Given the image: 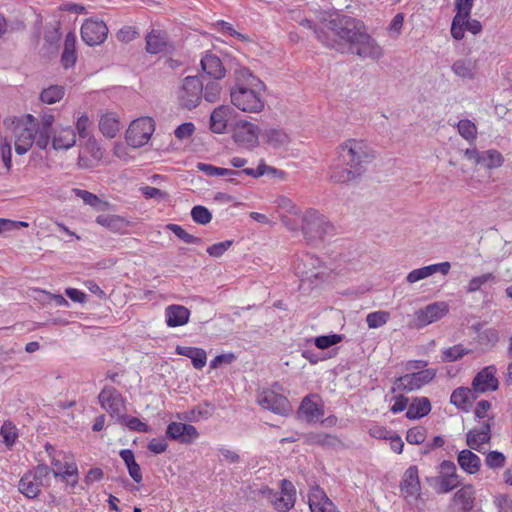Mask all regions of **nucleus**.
I'll use <instances>...</instances> for the list:
<instances>
[{
	"label": "nucleus",
	"mask_w": 512,
	"mask_h": 512,
	"mask_svg": "<svg viewBox=\"0 0 512 512\" xmlns=\"http://www.w3.org/2000/svg\"><path fill=\"white\" fill-rule=\"evenodd\" d=\"M328 29L336 38L327 43V47L341 53L349 52L364 59L379 60L384 55L383 48L368 34L361 20L338 15L329 21Z\"/></svg>",
	"instance_id": "obj_1"
},
{
	"label": "nucleus",
	"mask_w": 512,
	"mask_h": 512,
	"mask_svg": "<svg viewBox=\"0 0 512 512\" xmlns=\"http://www.w3.org/2000/svg\"><path fill=\"white\" fill-rule=\"evenodd\" d=\"M339 164L330 169V179L334 183L344 184L361 177L366 165L374 159V152L363 140L348 139L337 150Z\"/></svg>",
	"instance_id": "obj_2"
},
{
	"label": "nucleus",
	"mask_w": 512,
	"mask_h": 512,
	"mask_svg": "<svg viewBox=\"0 0 512 512\" xmlns=\"http://www.w3.org/2000/svg\"><path fill=\"white\" fill-rule=\"evenodd\" d=\"M244 74L247 76V84L236 83L231 88V102L243 112L259 113L264 108V101L259 93L264 84L249 71H244Z\"/></svg>",
	"instance_id": "obj_3"
},
{
	"label": "nucleus",
	"mask_w": 512,
	"mask_h": 512,
	"mask_svg": "<svg viewBox=\"0 0 512 512\" xmlns=\"http://www.w3.org/2000/svg\"><path fill=\"white\" fill-rule=\"evenodd\" d=\"M10 129L14 139L15 151L19 155L27 153L33 143L37 141V119L31 114L14 117Z\"/></svg>",
	"instance_id": "obj_4"
},
{
	"label": "nucleus",
	"mask_w": 512,
	"mask_h": 512,
	"mask_svg": "<svg viewBox=\"0 0 512 512\" xmlns=\"http://www.w3.org/2000/svg\"><path fill=\"white\" fill-rule=\"evenodd\" d=\"M333 226L327 218L315 209H308L302 216V232L310 243L322 241L331 234Z\"/></svg>",
	"instance_id": "obj_5"
},
{
	"label": "nucleus",
	"mask_w": 512,
	"mask_h": 512,
	"mask_svg": "<svg viewBox=\"0 0 512 512\" xmlns=\"http://www.w3.org/2000/svg\"><path fill=\"white\" fill-rule=\"evenodd\" d=\"M50 468L46 464H39L33 470L25 473L18 485V490L27 498H36L48 481Z\"/></svg>",
	"instance_id": "obj_6"
},
{
	"label": "nucleus",
	"mask_w": 512,
	"mask_h": 512,
	"mask_svg": "<svg viewBox=\"0 0 512 512\" xmlns=\"http://www.w3.org/2000/svg\"><path fill=\"white\" fill-rule=\"evenodd\" d=\"M280 488V491H274L266 487L262 490V494L277 511L287 512L293 508L295 504V487L291 481L283 479L281 480Z\"/></svg>",
	"instance_id": "obj_7"
},
{
	"label": "nucleus",
	"mask_w": 512,
	"mask_h": 512,
	"mask_svg": "<svg viewBox=\"0 0 512 512\" xmlns=\"http://www.w3.org/2000/svg\"><path fill=\"white\" fill-rule=\"evenodd\" d=\"M203 93V82L198 76H187L183 79L177 91V98L180 105L186 109L196 108Z\"/></svg>",
	"instance_id": "obj_8"
},
{
	"label": "nucleus",
	"mask_w": 512,
	"mask_h": 512,
	"mask_svg": "<svg viewBox=\"0 0 512 512\" xmlns=\"http://www.w3.org/2000/svg\"><path fill=\"white\" fill-rule=\"evenodd\" d=\"M399 490L407 504L416 505L421 498L422 487L416 465L409 466L402 475Z\"/></svg>",
	"instance_id": "obj_9"
},
{
	"label": "nucleus",
	"mask_w": 512,
	"mask_h": 512,
	"mask_svg": "<svg viewBox=\"0 0 512 512\" xmlns=\"http://www.w3.org/2000/svg\"><path fill=\"white\" fill-rule=\"evenodd\" d=\"M435 376L436 372L433 369H425L413 373H408L395 379L391 390L393 393H409L418 390L424 385L428 384L434 379Z\"/></svg>",
	"instance_id": "obj_10"
},
{
	"label": "nucleus",
	"mask_w": 512,
	"mask_h": 512,
	"mask_svg": "<svg viewBox=\"0 0 512 512\" xmlns=\"http://www.w3.org/2000/svg\"><path fill=\"white\" fill-rule=\"evenodd\" d=\"M155 130V124L152 118L142 117L134 120L127 129L126 141L127 143L138 148L145 145L151 138Z\"/></svg>",
	"instance_id": "obj_11"
},
{
	"label": "nucleus",
	"mask_w": 512,
	"mask_h": 512,
	"mask_svg": "<svg viewBox=\"0 0 512 512\" xmlns=\"http://www.w3.org/2000/svg\"><path fill=\"white\" fill-rule=\"evenodd\" d=\"M293 269L302 282L309 281L313 283L323 273L321 260L310 253L302 254L293 262Z\"/></svg>",
	"instance_id": "obj_12"
},
{
	"label": "nucleus",
	"mask_w": 512,
	"mask_h": 512,
	"mask_svg": "<svg viewBox=\"0 0 512 512\" xmlns=\"http://www.w3.org/2000/svg\"><path fill=\"white\" fill-rule=\"evenodd\" d=\"M257 403L264 409L275 414L287 416L291 413L292 407L289 400L272 390H264L257 395Z\"/></svg>",
	"instance_id": "obj_13"
},
{
	"label": "nucleus",
	"mask_w": 512,
	"mask_h": 512,
	"mask_svg": "<svg viewBox=\"0 0 512 512\" xmlns=\"http://www.w3.org/2000/svg\"><path fill=\"white\" fill-rule=\"evenodd\" d=\"M448 311V304L444 301L431 303L414 313V326L416 328H423L442 319Z\"/></svg>",
	"instance_id": "obj_14"
},
{
	"label": "nucleus",
	"mask_w": 512,
	"mask_h": 512,
	"mask_svg": "<svg viewBox=\"0 0 512 512\" xmlns=\"http://www.w3.org/2000/svg\"><path fill=\"white\" fill-rule=\"evenodd\" d=\"M99 403L111 417L117 419L125 412V400L120 392L112 387H104L98 396Z\"/></svg>",
	"instance_id": "obj_15"
},
{
	"label": "nucleus",
	"mask_w": 512,
	"mask_h": 512,
	"mask_svg": "<svg viewBox=\"0 0 512 512\" xmlns=\"http://www.w3.org/2000/svg\"><path fill=\"white\" fill-rule=\"evenodd\" d=\"M324 415V404L317 394L305 396L298 409V417L308 423L318 422Z\"/></svg>",
	"instance_id": "obj_16"
},
{
	"label": "nucleus",
	"mask_w": 512,
	"mask_h": 512,
	"mask_svg": "<svg viewBox=\"0 0 512 512\" xmlns=\"http://www.w3.org/2000/svg\"><path fill=\"white\" fill-rule=\"evenodd\" d=\"M108 28L103 21L88 19L81 27L82 40L89 46L103 43L107 37Z\"/></svg>",
	"instance_id": "obj_17"
},
{
	"label": "nucleus",
	"mask_w": 512,
	"mask_h": 512,
	"mask_svg": "<svg viewBox=\"0 0 512 512\" xmlns=\"http://www.w3.org/2000/svg\"><path fill=\"white\" fill-rule=\"evenodd\" d=\"M166 436L170 440L181 444H191L200 436L195 426L182 422H171L166 429Z\"/></svg>",
	"instance_id": "obj_18"
},
{
	"label": "nucleus",
	"mask_w": 512,
	"mask_h": 512,
	"mask_svg": "<svg viewBox=\"0 0 512 512\" xmlns=\"http://www.w3.org/2000/svg\"><path fill=\"white\" fill-rule=\"evenodd\" d=\"M491 440V423L490 419L484 421L480 427L474 428L466 434V443L470 449L480 453H484V444Z\"/></svg>",
	"instance_id": "obj_19"
},
{
	"label": "nucleus",
	"mask_w": 512,
	"mask_h": 512,
	"mask_svg": "<svg viewBox=\"0 0 512 512\" xmlns=\"http://www.w3.org/2000/svg\"><path fill=\"white\" fill-rule=\"evenodd\" d=\"M308 504L311 512H339L334 503L319 486L310 489Z\"/></svg>",
	"instance_id": "obj_20"
},
{
	"label": "nucleus",
	"mask_w": 512,
	"mask_h": 512,
	"mask_svg": "<svg viewBox=\"0 0 512 512\" xmlns=\"http://www.w3.org/2000/svg\"><path fill=\"white\" fill-rule=\"evenodd\" d=\"M258 126L250 122H238L234 130V140L243 146L252 147L258 142Z\"/></svg>",
	"instance_id": "obj_21"
},
{
	"label": "nucleus",
	"mask_w": 512,
	"mask_h": 512,
	"mask_svg": "<svg viewBox=\"0 0 512 512\" xmlns=\"http://www.w3.org/2000/svg\"><path fill=\"white\" fill-rule=\"evenodd\" d=\"M495 371L494 366H488L478 372L472 381L473 389L480 393L496 390L498 388V380L495 377Z\"/></svg>",
	"instance_id": "obj_22"
},
{
	"label": "nucleus",
	"mask_w": 512,
	"mask_h": 512,
	"mask_svg": "<svg viewBox=\"0 0 512 512\" xmlns=\"http://www.w3.org/2000/svg\"><path fill=\"white\" fill-rule=\"evenodd\" d=\"M450 268L451 264L447 261L417 268L408 273L406 276V281L409 284H413L420 280L426 279L437 272L443 275H447L450 271Z\"/></svg>",
	"instance_id": "obj_23"
},
{
	"label": "nucleus",
	"mask_w": 512,
	"mask_h": 512,
	"mask_svg": "<svg viewBox=\"0 0 512 512\" xmlns=\"http://www.w3.org/2000/svg\"><path fill=\"white\" fill-rule=\"evenodd\" d=\"M190 311L182 305H169L165 308V322L168 327L175 328L189 322Z\"/></svg>",
	"instance_id": "obj_24"
},
{
	"label": "nucleus",
	"mask_w": 512,
	"mask_h": 512,
	"mask_svg": "<svg viewBox=\"0 0 512 512\" xmlns=\"http://www.w3.org/2000/svg\"><path fill=\"white\" fill-rule=\"evenodd\" d=\"M170 44L165 32L161 30H152L146 35V51L150 54L167 52Z\"/></svg>",
	"instance_id": "obj_25"
},
{
	"label": "nucleus",
	"mask_w": 512,
	"mask_h": 512,
	"mask_svg": "<svg viewBox=\"0 0 512 512\" xmlns=\"http://www.w3.org/2000/svg\"><path fill=\"white\" fill-rule=\"evenodd\" d=\"M201 68L207 76L214 80H220L225 76V68L215 54L206 53L201 59Z\"/></svg>",
	"instance_id": "obj_26"
},
{
	"label": "nucleus",
	"mask_w": 512,
	"mask_h": 512,
	"mask_svg": "<svg viewBox=\"0 0 512 512\" xmlns=\"http://www.w3.org/2000/svg\"><path fill=\"white\" fill-rule=\"evenodd\" d=\"M457 463L464 472L470 475L478 473L481 469L480 457L470 449H463L458 453Z\"/></svg>",
	"instance_id": "obj_27"
},
{
	"label": "nucleus",
	"mask_w": 512,
	"mask_h": 512,
	"mask_svg": "<svg viewBox=\"0 0 512 512\" xmlns=\"http://www.w3.org/2000/svg\"><path fill=\"white\" fill-rule=\"evenodd\" d=\"M261 137L265 143L274 149L286 147L291 140L289 134L285 130L274 127L265 129L262 132Z\"/></svg>",
	"instance_id": "obj_28"
},
{
	"label": "nucleus",
	"mask_w": 512,
	"mask_h": 512,
	"mask_svg": "<svg viewBox=\"0 0 512 512\" xmlns=\"http://www.w3.org/2000/svg\"><path fill=\"white\" fill-rule=\"evenodd\" d=\"M232 111L233 109L226 105L219 106L213 110L210 116V128L214 133L221 134L225 131Z\"/></svg>",
	"instance_id": "obj_29"
},
{
	"label": "nucleus",
	"mask_w": 512,
	"mask_h": 512,
	"mask_svg": "<svg viewBox=\"0 0 512 512\" xmlns=\"http://www.w3.org/2000/svg\"><path fill=\"white\" fill-rule=\"evenodd\" d=\"M452 72L464 80H473L476 76L477 61L470 58H461L453 62Z\"/></svg>",
	"instance_id": "obj_30"
},
{
	"label": "nucleus",
	"mask_w": 512,
	"mask_h": 512,
	"mask_svg": "<svg viewBox=\"0 0 512 512\" xmlns=\"http://www.w3.org/2000/svg\"><path fill=\"white\" fill-rule=\"evenodd\" d=\"M76 143V133L71 127L61 128L56 131L52 139V147L55 150H67Z\"/></svg>",
	"instance_id": "obj_31"
},
{
	"label": "nucleus",
	"mask_w": 512,
	"mask_h": 512,
	"mask_svg": "<svg viewBox=\"0 0 512 512\" xmlns=\"http://www.w3.org/2000/svg\"><path fill=\"white\" fill-rule=\"evenodd\" d=\"M475 489L471 484L462 486L453 496L455 504L460 505L462 511L469 512L474 507Z\"/></svg>",
	"instance_id": "obj_32"
},
{
	"label": "nucleus",
	"mask_w": 512,
	"mask_h": 512,
	"mask_svg": "<svg viewBox=\"0 0 512 512\" xmlns=\"http://www.w3.org/2000/svg\"><path fill=\"white\" fill-rule=\"evenodd\" d=\"M437 494H447L457 488L461 481L458 478L446 476H434L426 478Z\"/></svg>",
	"instance_id": "obj_33"
},
{
	"label": "nucleus",
	"mask_w": 512,
	"mask_h": 512,
	"mask_svg": "<svg viewBox=\"0 0 512 512\" xmlns=\"http://www.w3.org/2000/svg\"><path fill=\"white\" fill-rule=\"evenodd\" d=\"M119 456L125 463L129 476L133 479V481L137 484L141 483L143 480V475L140 465L135 460L134 452L130 449H122L119 451Z\"/></svg>",
	"instance_id": "obj_34"
},
{
	"label": "nucleus",
	"mask_w": 512,
	"mask_h": 512,
	"mask_svg": "<svg viewBox=\"0 0 512 512\" xmlns=\"http://www.w3.org/2000/svg\"><path fill=\"white\" fill-rule=\"evenodd\" d=\"M99 129L108 138H114L120 130V122L116 113L106 112L101 115Z\"/></svg>",
	"instance_id": "obj_35"
},
{
	"label": "nucleus",
	"mask_w": 512,
	"mask_h": 512,
	"mask_svg": "<svg viewBox=\"0 0 512 512\" xmlns=\"http://www.w3.org/2000/svg\"><path fill=\"white\" fill-rule=\"evenodd\" d=\"M54 123V116L52 114H44L41 119V126L37 122L38 137L36 145L40 149H46L50 142V134L52 125Z\"/></svg>",
	"instance_id": "obj_36"
},
{
	"label": "nucleus",
	"mask_w": 512,
	"mask_h": 512,
	"mask_svg": "<svg viewBox=\"0 0 512 512\" xmlns=\"http://www.w3.org/2000/svg\"><path fill=\"white\" fill-rule=\"evenodd\" d=\"M431 411V404L426 397H417L408 406L406 417L415 420L426 416Z\"/></svg>",
	"instance_id": "obj_37"
},
{
	"label": "nucleus",
	"mask_w": 512,
	"mask_h": 512,
	"mask_svg": "<svg viewBox=\"0 0 512 512\" xmlns=\"http://www.w3.org/2000/svg\"><path fill=\"white\" fill-rule=\"evenodd\" d=\"M76 36L69 32L65 37L64 50L61 57L62 65L65 68L72 67L76 62Z\"/></svg>",
	"instance_id": "obj_38"
},
{
	"label": "nucleus",
	"mask_w": 512,
	"mask_h": 512,
	"mask_svg": "<svg viewBox=\"0 0 512 512\" xmlns=\"http://www.w3.org/2000/svg\"><path fill=\"white\" fill-rule=\"evenodd\" d=\"M277 210L280 214L281 220L287 227L292 229L288 215H296L298 213L297 206L287 197L279 196L275 200Z\"/></svg>",
	"instance_id": "obj_39"
},
{
	"label": "nucleus",
	"mask_w": 512,
	"mask_h": 512,
	"mask_svg": "<svg viewBox=\"0 0 512 512\" xmlns=\"http://www.w3.org/2000/svg\"><path fill=\"white\" fill-rule=\"evenodd\" d=\"M242 173L252 178H259L263 175H270L271 177H277L284 179L285 172L272 166H268L264 161H261L256 169L244 168Z\"/></svg>",
	"instance_id": "obj_40"
},
{
	"label": "nucleus",
	"mask_w": 512,
	"mask_h": 512,
	"mask_svg": "<svg viewBox=\"0 0 512 512\" xmlns=\"http://www.w3.org/2000/svg\"><path fill=\"white\" fill-rule=\"evenodd\" d=\"M73 193L76 197L80 198L86 205H89L97 211H105L109 207V203L100 199L96 194L91 193L87 190L73 189Z\"/></svg>",
	"instance_id": "obj_41"
},
{
	"label": "nucleus",
	"mask_w": 512,
	"mask_h": 512,
	"mask_svg": "<svg viewBox=\"0 0 512 512\" xmlns=\"http://www.w3.org/2000/svg\"><path fill=\"white\" fill-rule=\"evenodd\" d=\"M76 128L77 132L80 138H88L89 145H92L93 148H95V151L93 152V157L98 159L101 157V151L96 146L95 141L91 142L90 139V133H91V121L89 117L86 114L81 115L76 122Z\"/></svg>",
	"instance_id": "obj_42"
},
{
	"label": "nucleus",
	"mask_w": 512,
	"mask_h": 512,
	"mask_svg": "<svg viewBox=\"0 0 512 512\" xmlns=\"http://www.w3.org/2000/svg\"><path fill=\"white\" fill-rule=\"evenodd\" d=\"M503 162L504 158L499 151L489 149L481 152L478 165H482L487 169H494L501 167Z\"/></svg>",
	"instance_id": "obj_43"
},
{
	"label": "nucleus",
	"mask_w": 512,
	"mask_h": 512,
	"mask_svg": "<svg viewBox=\"0 0 512 512\" xmlns=\"http://www.w3.org/2000/svg\"><path fill=\"white\" fill-rule=\"evenodd\" d=\"M97 224L113 232H119L125 228V220L117 215L101 214L96 217Z\"/></svg>",
	"instance_id": "obj_44"
},
{
	"label": "nucleus",
	"mask_w": 512,
	"mask_h": 512,
	"mask_svg": "<svg viewBox=\"0 0 512 512\" xmlns=\"http://www.w3.org/2000/svg\"><path fill=\"white\" fill-rule=\"evenodd\" d=\"M488 283H496V276L492 272L474 276L469 280L466 286V292L475 293L480 291L481 288Z\"/></svg>",
	"instance_id": "obj_45"
},
{
	"label": "nucleus",
	"mask_w": 512,
	"mask_h": 512,
	"mask_svg": "<svg viewBox=\"0 0 512 512\" xmlns=\"http://www.w3.org/2000/svg\"><path fill=\"white\" fill-rule=\"evenodd\" d=\"M472 392L469 388L460 387L455 389L450 397V402L458 408L466 409L470 403Z\"/></svg>",
	"instance_id": "obj_46"
},
{
	"label": "nucleus",
	"mask_w": 512,
	"mask_h": 512,
	"mask_svg": "<svg viewBox=\"0 0 512 512\" xmlns=\"http://www.w3.org/2000/svg\"><path fill=\"white\" fill-rule=\"evenodd\" d=\"M197 168L199 171L205 173L208 176H230V175H240L242 171H235L228 168L216 167L211 164L199 162L197 164Z\"/></svg>",
	"instance_id": "obj_47"
},
{
	"label": "nucleus",
	"mask_w": 512,
	"mask_h": 512,
	"mask_svg": "<svg viewBox=\"0 0 512 512\" xmlns=\"http://www.w3.org/2000/svg\"><path fill=\"white\" fill-rule=\"evenodd\" d=\"M64 88L59 85H52L44 89L40 94L43 103L54 104L64 97Z\"/></svg>",
	"instance_id": "obj_48"
},
{
	"label": "nucleus",
	"mask_w": 512,
	"mask_h": 512,
	"mask_svg": "<svg viewBox=\"0 0 512 512\" xmlns=\"http://www.w3.org/2000/svg\"><path fill=\"white\" fill-rule=\"evenodd\" d=\"M0 435L3 438L4 444L8 448H11L18 438L17 427L13 424V422L5 421L1 426Z\"/></svg>",
	"instance_id": "obj_49"
},
{
	"label": "nucleus",
	"mask_w": 512,
	"mask_h": 512,
	"mask_svg": "<svg viewBox=\"0 0 512 512\" xmlns=\"http://www.w3.org/2000/svg\"><path fill=\"white\" fill-rule=\"evenodd\" d=\"M459 134L468 142H473L477 138V127L469 119H462L457 124Z\"/></svg>",
	"instance_id": "obj_50"
},
{
	"label": "nucleus",
	"mask_w": 512,
	"mask_h": 512,
	"mask_svg": "<svg viewBox=\"0 0 512 512\" xmlns=\"http://www.w3.org/2000/svg\"><path fill=\"white\" fill-rule=\"evenodd\" d=\"M222 86L217 80L209 81L203 85L202 97L209 103H215L220 99Z\"/></svg>",
	"instance_id": "obj_51"
},
{
	"label": "nucleus",
	"mask_w": 512,
	"mask_h": 512,
	"mask_svg": "<svg viewBox=\"0 0 512 512\" xmlns=\"http://www.w3.org/2000/svg\"><path fill=\"white\" fill-rule=\"evenodd\" d=\"M390 319L388 311L371 312L366 316V322L369 328L376 329L385 325Z\"/></svg>",
	"instance_id": "obj_52"
},
{
	"label": "nucleus",
	"mask_w": 512,
	"mask_h": 512,
	"mask_svg": "<svg viewBox=\"0 0 512 512\" xmlns=\"http://www.w3.org/2000/svg\"><path fill=\"white\" fill-rule=\"evenodd\" d=\"M167 229L172 231L179 239L187 244H200L202 239L186 232L182 226L178 224H168Z\"/></svg>",
	"instance_id": "obj_53"
},
{
	"label": "nucleus",
	"mask_w": 512,
	"mask_h": 512,
	"mask_svg": "<svg viewBox=\"0 0 512 512\" xmlns=\"http://www.w3.org/2000/svg\"><path fill=\"white\" fill-rule=\"evenodd\" d=\"M468 353H469V351L466 350L463 347V345L457 344L453 347H449V348L445 349L442 352V361L454 362V361L461 359L463 356H465Z\"/></svg>",
	"instance_id": "obj_54"
},
{
	"label": "nucleus",
	"mask_w": 512,
	"mask_h": 512,
	"mask_svg": "<svg viewBox=\"0 0 512 512\" xmlns=\"http://www.w3.org/2000/svg\"><path fill=\"white\" fill-rule=\"evenodd\" d=\"M119 422L124 423L130 430L137 432H148L149 426L142 422L137 417L124 415V413L117 419Z\"/></svg>",
	"instance_id": "obj_55"
},
{
	"label": "nucleus",
	"mask_w": 512,
	"mask_h": 512,
	"mask_svg": "<svg viewBox=\"0 0 512 512\" xmlns=\"http://www.w3.org/2000/svg\"><path fill=\"white\" fill-rule=\"evenodd\" d=\"M193 221L200 225H206L212 220L211 212L202 205H196L191 209Z\"/></svg>",
	"instance_id": "obj_56"
},
{
	"label": "nucleus",
	"mask_w": 512,
	"mask_h": 512,
	"mask_svg": "<svg viewBox=\"0 0 512 512\" xmlns=\"http://www.w3.org/2000/svg\"><path fill=\"white\" fill-rule=\"evenodd\" d=\"M307 441L310 444H317L321 446H332L336 442V438L326 433H310L307 436Z\"/></svg>",
	"instance_id": "obj_57"
},
{
	"label": "nucleus",
	"mask_w": 512,
	"mask_h": 512,
	"mask_svg": "<svg viewBox=\"0 0 512 512\" xmlns=\"http://www.w3.org/2000/svg\"><path fill=\"white\" fill-rule=\"evenodd\" d=\"M506 463V457L502 452L490 451L485 458V464L491 469L502 468Z\"/></svg>",
	"instance_id": "obj_58"
},
{
	"label": "nucleus",
	"mask_w": 512,
	"mask_h": 512,
	"mask_svg": "<svg viewBox=\"0 0 512 512\" xmlns=\"http://www.w3.org/2000/svg\"><path fill=\"white\" fill-rule=\"evenodd\" d=\"M342 340V336L338 334L323 335L315 338V346L319 349H327L338 344Z\"/></svg>",
	"instance_id": "obj_59"
},
{
	"label": "nucleus",
	"mask_w": 512,
	"mask_h": 512,
	"mask_svg": "<svg viewBox=\"0 0 512 512\" xmlns=\"http://www.w3.org/2000/svg\"><path fill=\"white\" fill-rule=\"evenodd\" d=\"M426 438V430L421 427H413L407 431L406 440L409 444H422Z\"/></svg>",
	"instance_id": "obj_60"
},
{
	"label": "nucleus",
	"mask_w": 512,
	"mask_h": 512,
	"mask_svg": "<svg viewBox=\"0 0 512 512\" xmlns=\"http://www.w3.org/2000/svg\"><path fill=\"white\" fill-rule=\"evenodd\" d=\"M29 224L25 221H15L10 219L0 218V235L20 228H27Z\"/></svg>",
	"instance_id": "obj_61"
},
{
	"label": "nucleus",
	"mask_w": 512,
	"mask_h": 512,
	"mask_svg": "<svg viewBox=\"0 0 512 512\" xmlns=\"http://www.w3.org/2000/svg\"><path fill=\"white\" fill-rule=\"evenodd\" d=\"M294 20L297 21L300 26L312 30L316 35L317 39L321 41L324 45L327 46V43H331V41H329V39L324 35L322 31H318L316 29L315 24L311 20L305 17L294 18Z\"/></svg>",
	"instance_id": "obj_62"
},
{
	"label": "nucleus",
	"mask_w": 512,
	"mask_h": 512,
	"mask_svg": "<svg viewBox=\"0 0 512 512\" xmlns=\"http://www.w3.org/2000/svg\"><path fill=\"white\" fill-rule=\"evenodd\" d=\"M438 473L440 476L453 477L460 479L457 474V467L454 462L450 460H443L438 465Z\"/></svg>",
	"instance_id": "obj_63"
},
{
	"label": "nucleus",
	"mask_w": 512,
	"mask_h": 512,
	"mask_svg": "<svg viewBox=\"0 0 512 512\" xmlns=\"http://www.w3.org/2000/svg\"><path fill=\"white\" fill-rule=\"evenodd\" d=\"M140 32L133 26H124L117 33V39L121 42H131L139 37Z\"/></svg>",
	"instance_id": "obj_64"
}]
</instances>
